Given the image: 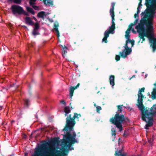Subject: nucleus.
I'll use <instances>...</instances> for the list:
<instances>
[{
	"label": "nucleus",
	"mask_w": 156,
	"mask_h": 156,
	"mask_svg": "<svg viewBox=\"0 0 156 156\" xmlns=\"http://www.w3.org/2000/svg\"><path fill=\"white\" fill-rule=\"evenodd\" d=\"M144 5L147 8L140 14L141 18L140 23L135 27L140 39L138 43L141 39V43H143L145 40L144 37H147L154 52L156 50V38L154 37L153 22L156 13V0H145Z\"/></svg>",
	"instance_id": "nucleus-1"
},
{
	"label": "nucleus",
	"mask_w": 156,
	"mask_h": 156,
	"mask_svg": "<svg viewBox=\"0 0 156 156\" xmlns=\"http://www.w3.org/2000/svg\"><path fill=\"white\" fill-rule=\"evenodd\" d=\"M73 113L74 115L72 117L71 114H69L66 117L65 127L62 130L63 131H66V134L63 135V140L64 142H68L69 147L72 146L75 143L77 142V140L75 139L76 134L75 132H73L72 136L70 131L72 130L76 124L75 119L79 121V118L81 116L80 114L75 112H74Z\"/></svg>",
	"instance_id": "nucleus-2"
},
{
	"label": "nucleus",
	"mask_w": 156,
	"mask_h": 156,
	"mask_svg": "<svg viewBox=\"0 0 156 156\" xmlns=\"http://www.w3.org/2000/svg\"><path fill=\"white\" fill-rule=\"evenodd\" d=\"M123 105H122L117 106L118 112H116L114 116L110 118L109 120L111 123L115 125L116 127L119 129L120 132L123 130L122 124H127L129 122V120L127 117L121 114L122 111V106Z\"/></svg>",
	"instance_id": "nucleus-3"
},
{
	"label": "nucleus",
	"mask_w": 156,
	"mask_h": 156,
	"mask_svg": "<svg viewBox=\"0 0 156 156\" xmlns=\"http://www.w3.org/2000/svg\"><path fill=\"white\" fill-rule=\"evenodd\" d=\"M144 90L145 88L144 87L140 89H139L137 94L138 97L137 101L138 104V107L141 111V119L143 121L146 122H147V113L148 112L147 107L145 108L143 104L144 95H143L142 93V92H144Z\"/></svg>",
	"instance_id": "nucleus-4"
},
{
	"label": "nucleus",
	"mask_w": 156,
	"mask_h": 156,
	"mask_svg": "<svg viewBox=\"0 0 156 156\" xmlns=\"http://www.w3.org/2000/svg\"><path fill=\"white\" fill-rule=\"evenodd\" d=\"M115 4L112 2L111 4L112 8L110 9V12L111 15L112 21V25L109 27L108 30H106L104 33V37L102 39V42L105 43H107L108 41L107 40V38L109 37L110 34H113L114 33L115 30V24L114 22L115 20V13L114 12V7Z\"/></svg>",
	"instance_id": "nucleus-5"
},
{
	"label": "nucleus",
	"mask_w": 156,
	"mask_h": 156,
	"mask_svg": "<svg viewBox=\"0 0 156 156\" xmlns=\"http://www.w3.org/2000/svg\"><path fill=\"white\" fill-rule=\"evenodd\" d=\"M153 92L156 94V88L153 89ZM148 112L147 113V124L145 125V129H149V127H151L153 125L154 122L153 117L156 114V104L154 105L151 108L147 107Z\"/></svg>",
	"instance_id": "nucleus-6"
},
{
	"label": "nucleus",
	"mask_w": 156,
	"mask_h": 156,
	"mask_svg": "<svg viewBox=\"0 0 156 156\" xmlns=\"http://www.w3.org/2000/svg\"><path fill=\"white\" fill-rule=\"evenodd\" d=\"M10 9L12 13L14 16H17L22 15L23 8L21 6L17 5H13L11 6Z\"/></svg>",
	"instance_id": "nucleus-7"
},
{
	"label": "nucleus",
	"mask_w": 156,
	"mask_h": 156,
	"mask_svg": "<svg viewBox=\"0 0 156 156\" xmlns=\"http://www.w3.org/2000/svg\"><path fill=\"white\" fill-rule=\"evenodd\" d=\"M125 49L122 52L120 51L119 54L122 58H125L126 57L127 55L130 54L132 51V49L131 48H129L127 43L125 44L124 46Z\"/></svg>",
	"instance_id": "nucleus-8"
},
{
	"label": "nucleus",
	"mask_w": 156,
	"mask_h": 156,
	"mask_svg": "<svg viewBox=\"0 0 156 156\" xmlns=\"http://www.w3.org/2000/svg\"><path fill=\"white\" fill-rule=\"evenodd\" d=\"M45 153L47 154H50L51 156H60L59 155L60 151L55 149L54 148H50L49 151H47Z\"/></svg>",
	"instance_id": "nucleus-9"
},
{
	"label": "nucleus",
	"mask_w": 156,
	"mask_h": 156,
	"mask_svg": "<svg viewBox=\"0 0 156 156\" xmlns=\"http://www.w3.org/2000/svg\"><path fill=\"white\" fill-rule=\"evenodd\" d=\"M63 143L64 144V147H68L69 148L66 149H65L63 148L61 152H60V153L59 154L60 156H65V152L68 153V152L69 149H70L71 150H74V147H72L71 148H70V146L69 147V146L68 143L67 142H64V141H63Z\"/></svg>",
	"instance_id": "nucleus-10"
},
{
	"label": "nucleus",
	"mask_w": 156,
	"mask_h": 156,
	"mask_svg": "<svg viewBox=\"0 0 156 156\" xmlns=\"http://www.w3.org/2000/svg\"><path fill=\"white\" fill-rule=\"evenodd\" d=\"M46 144L42 145L40 147L35 151L34 154L33 156H41L42 154L41 153L42 150L46 149Z\"/></svg>",
	"instance_id": "nucleus-11"
},
{
	"label": "nucleus",
	"mask_w": 156,
	"mask_h": 156,
	"mask_svg": "<svg viewBox=\"0 0 156 156\" xmlns=\"http://www.w3.org/2000/svg\"><path fill=\"white\" fill-rule=\"evenodd\" d=\"M80 85V83H78L77 85L75 86L74 87H71L69 89V96H70V98L71 99H72V97L73 95L74 90H75L77 89V88L79 87Z\"/></svg>",
	"instance_id": "nucleus-12"
},
{
	"label": "nucleus",
	"mask_w": 156,
	"mask_h": 156,
	"mask_svg": "<svg viewBox=\"0 0 156 156\" xmlns=\"http://www.w3.org/2000/svg\"><path fill=\"white\" fill-rule=\"evenodd\" d=\"M25 23L26 24L30 26H34V23L32 20L29 17H26L25 18Z\"/></svg>",
	"instance_id": "nucleus-13"
},
{
	"label": "nucleus",
	"mask_w": 156,
	"mask_h": 156,
	"mask_svg": "<svg viewBox=\"0 0 156 156\" xmlns=\"http://www.w3.org/2000/svg\"><path fill=\"white\" fill-rule=\"evenodd\" d=\"M58 27L59 24L58 23H55L54 24V27L53 28V30H55L57 34V36L58 39H59V37H60V33L58 29Z\"/></svg>",
	"instance_id": "nucleus-14"
},
{
	"label": "nucleus",
	"mask_w": 156,
	"mask_h": 156,
	"mask_svg": "<svg viewBox=\"0 0 156 156\" xmlns=\"http://www.w3.org/2000/svg\"><path fill=\"white\" fill-rule=\"evenodd\" d=\"M44 4L48 6H52L53 5V2L52 0H43Z\"/></svg>",
	"instance_id": "nucleus-15"
},
{
	"label": "nucleus",
	"mask_w": 156,
	"mask_h": 156,
	"mask_svg": "<svg viewBox=\"0 0 156 156\" xmlns=\"http://www.w3.org/2000/svg\"><path fill=\"white\" fill-rule=\"evenodd\" d=\"M61 47L62 48V55L64 57L65 56V55L67 53V51L66 50L68 49L67 47L65 46V45L63 46L62 45H61Z\"/></svg>",
	"instance_id": "nucleus-16"
},
{
	"label": "nucleus",
	"mask_w": 156,
	"mask_h": 156,
	"mask_svg": "<svg viewBox=\"0 0 156 156\" xmlns=\"http://www.w3.org/2000/svg\"><path fill=\"white\" fill-rule=\"evenodd\" d=\"M115 76L113 75H111L109 77V81L110 84L112 86L115 85Z\"/></svg>",
	"instance_id": "nucleus-17"
},
{
	"label": "nucleus",
	"mask_w": 156,
	"mask_h": 156,
	"mask_svg": "<svg viewBox=\"0 0 156 156\" xmlns=\"http://www.w3.org/2000/svg\"><path fill=\"white\" fill-rule=\"evenodd\" d=\"M64 111L65 113L64 115L65 117L67 116V117L69 115H67V114L70 113L71 110L70 109V107H65L64 108Z\"/></svg>",
	"instance_id": "nucleus-18"
},
{
	"label": "nucleus",
	"mask_w": 156,
	"mask_h": 156,
	"mask_svg": "<svg viewBox=\"0 0 156 156\" xmlns=\"http://www.w3.org/2000/svg\"><path fill=\"white\" fill-rule=\"evenodd\" d=\"M45 12L44 11H41L38 13L37 16L38 17L41 18L42 19L44 20V16H46Z\"/></svg>",
	"instance_id": "nucleus-19"
},
{
	"label": "nucleus",
	"mask_w": 156,
	"mask_h": 156,
	"mask_svg": "<svg viewBox=\"0 0 156 156\" xmlns=\"http://www.w3.org/2000/svg\"><path fill=\"white\" fill-rule=\"evenodd\" d=\"M26 9L28 12L31 13L33 15L34 14L35 12L32 8L29 7H27Z\"/></svg>",
	"instance_id": "nucleus-20"
},
{
	"label": "nucleus",
	"mask_w": 156,
	"mask_h": 156,
	"mask_svg": "<svg viewBox=\"0 0 156 156\" xmlns=\"http://www.w3.org/2000/svg\"><path fill=\"white\" fill-rule=\"evenodd\" d=\"M23 101L24 105L27 107H28L30 104V100L28 99H24Z\"/></svg>",
	"instance_id": "nucleus-21"
},
{
	"label": "nucleus",
	"mask_w": 156,
	"mask_h": 156,
	"mask_svg": "<svg viewBox=\"0 0 156 156\" xmlns=\"http://www.w3.org/2000/svg\"><path fill=\"white\" fill-rule=\"evenodd\" d=\"M135 41L133 40H131L130 39L129 40H127L126 41V44L127 43V45H128V44L129 43H131V47H133Z\"/></svg>",
	"instance_id": "nucleus-22"
},
{
	"label": "nucleus",
	"mask_w": 156,
	"mask_h": 156,
	"mask_svg": "<svg viewBox=\"0 0 156 156\" xmlns=\"http://www.w3.org/2000/svg\"><path fill=\"white\" fill-rule=\"evenodd\" d=\"M34 28L33 30H38L40 28L39 24L38 23L36 22L35 23H34Z\"/></svg>",
	"instance_id": "nucleus-23"
},
{
	"label": "nucleus",
	"mask_w": 156,
	"mask_h": 156,
	"mask_svg": "<svg viewBox=\"0 0 156 156\" xmlns=\"http://www.w3.org/2000/svg\"><path fill=\"white\" fill-rule=\"evenodd\" d=\"M10 2H12L13 3L18 4H20L21 2V0H8Z\"/></svg>",
	"instance_id": "nucleus-24"
},
{
	"label": "nucleus",
	"mask_w": 156,
	"mask_h": 156,
	"mask_svg": "<svg viewBox=\"0 0 156 156\" xmlns=\"http://www.w3.org/2000/svg\"><path fill=\"white\" fill-rule=\"evenodd\" d=\"M59 141L56 138L54 139L51 141V144H58Z\"/></svg>",
	"instance_id": "nucleus-25"
},
{
	"label": "nucleus",
	"mask_w": 156,
	"mask_h": 156,
	"mask_svg": "<svg viewBox=\"0 0 156 156\" xmlns=\"http://www.w3.org/2000/svg\"><path fill=\"white\" fill-rule=\"evenodd\" d=\"M116 129L114 128H112L111 129V134L112 136H115L116 134Z\"/></svg>",
	"instance_id": "nucleus-26"
},
{
	"label": "nucleus",
	"mask_w": 156,
	"mask_h": 156,
	"mask_svg": "<svg viewBox=\"0 0 156 156\" xmlns=\"http://www.w3.org/2000/svg\"><path fill=\"white\" fill-rule=\"evenodd\" d=\"M37 31L38 30H33L32 32V34L35 36L37 35H40V34Z\"/></svg>",
	"instance_id": "nucleus-27"
},
{
	"label": "nucleus",
	"mask_w": 156,
	"mask_h": 156,
	"mask_svg": "<svg viewBox=\"0 0 156 156\" xmlns=\"http://www.w3.org/2000/svg\"><path fill=\"white\" fill-rule=\"evenodd\" d=\"M154 139V135H153L151 138L150 139H148V141L150 144H151L153 141Z\"/></svg>",
	"instance_id": "nucleus-28"
},
{
	"label": "nucleus",
	"mask_w": 156,
	"mask_h": 156,
	"mask_svg": "<svg viewBox=\"0 0 156 156\" xmlns=\"http://www.w3.org/2000/svg\"><path fill=\"white\" fill-rule=\"evenodd\" d=\"M37 0H30L29 3L30 5L35 4V2Z\"/></svg>",
	"instance_id": "nucleus-29"
},
{
	"label": "nucleus",
	"mask_w": 156,
	"mask_h": 156,
	"mask_svg": "<svg viewBox=\"0 0 156 156\" xmlns=\"http://www.w3.org/2000/svg\"><path fill=\"white\" fill-rule=\"evenodd\" d=\"M151 98L153 100H154L156 99V94L154 93L153 92H151Z\"/></svg>",
	"instance_id": "nucleus-30"
},
{
	"label": "nucleus",
	"mask_w": 156,
	"mask_h": 156,
	"mask_svg": "<svg viewBox=\"0 0 156 156\" xmlns=\"http://www.w3.org/2000/svg\"><path fill=\"white\" fill-rule=\"evenodd\" d=\"M120 55H116L115 56V59L116 61L117 62L120 60Z\"/></svg>",
	"instance_id": "nucleus-31"
},
{
	"label": "nucleus",
	"mask_w": 156,
	"mask_h": 156,
	"mask_svg": "<svg viewBox=\"0 0 156 156\" xmlns=\"http://www.w3.org/2000/svg\"><path fill=\"white\" fill-rule=\"evenodd\" d=\"M139 21V18L136 19L133 23H131L132 25H135Z\"/></svg>",
	"instance_id": "nucleus-32"
},
{
	"label": "nucleus",
	"mask_w": 156,
	"mask_h": 156,
	"mask_svg": "<svg viewBox=\"0 0 156 156\" xmlns=\"http://www.w3.org/2000/svg\"><path fill=\"white\" fill-rule=\"evenodd\" d=\"M101 109V108L100 106H98L96 107V110L97 112L99 113L100 112V111Z\"/></svg>",
	"instance_id": "nucleus-33"
},
{
	"label": "nucleus",
	"mask_w": 156,
	"mask_h": 156,
	"mask_svg": "<svg viewBox=\"0 0 156 156\" xmlns=\"http://www.w3.org/2000/svg\"><path fill=\"white\" fill-rule=\"evenodd\" d=\"M23 11L22 12V15H24L25 16H29V14L28 13L25 11L23 9Z\"/></svg>",
	"instance_id": "nucleus-34"
},
{
	"label": "nucleus",
	"mask_w": 156,
	"mask_h": 156,
	"mask_svg": "<svg viewBox=\"0 0 156 156\" xmlns=\"http://www.w3.org/2000/svg\"><path fill=\"white\" fill-rule=\"evenodd\" d=\"M30 5L31 6H32L33 8L34 9L36 10H37L38 9V7L36 5Z\"/></svg>",
	"instance_id": "nucleus-35"
},
{
	"label": "nucleus",
	"mask_w": 156,
	"mask_h": 156,
	"mask_svg": "<svg viewBox=\"0 0 156 156\" xmlns=\"http://www.w3.org/2000/svg\"><path fill=\"white\" fill-rule=\"evenodd\" d=\"M125 37L127 39V40L130 39V36L129 34H126L125 35Z\"/></svg>",
	"instance_id": "nucleus-36"
},
{
	"label": "nucleus",
	"mask_w": 156,
	"mask_h": 156,
	"mask_svg": "<svg viewBox=\"0 0 156 156\" xmlns=\"http://www.w3.org/2000/svg\"><path fill=\"white\" fill-rule=\"evenodd\" d=\"M130 29H128L125 32L126 34H130Z\"/></svg>",
	"instance_id": "nucleus-37"
},
{
	"label": "nucleus",
	"mask_w": 156,
	"mask_h": 156,
	"mask_svg": "<svg viewBox=\"0 0 156 156\" xmlns=\"http://www.w3.org/2000/svg\"><path fill=\"white\" fill-rule=\"evenodd\" d=\"M139 16L138 14L137 13H135L134 15V17L135 19L139 18Z\"/></svg>",
	"instance_id": "nucleus-38"
},
{
	"label": "nucleus",
	"mask_w": 156,
	"mask_h": 156,
	"mask_svg": "<svg viewBox=\"0 0 156 156\" xmlns=\"http://www.w3.org/2000/svg\"><path fill=\"white\" fill-rule=\"evenodd\" d=\"M140 7H137V11L136 13H137L138 14L140 13Z\"/></svg>",
	"instance_id": "nucleus-39"
},
{
	"label": "nucleus",
	"mask_w": 156,
	"mask_h": 156,
	"mask_svg": "<svg viewBox=\"0 0 156 156\" xmlns=\"http://www.w3.org/2000/svg\"><path fill=\"white\" fill-rule=\"evenodd\" d=\"M142 1H140L138 5V7H141L142 6Z\"/></svg>",
	"instance_id": "nucleus-40"
},
{
	"label": "nucleus",
	"mask_w": 156,
	"mask_h": 156,
	"mask_svg": "<svg viewBox=\"0 0 156 156\" xmlns=\"http://www.w3.org/2000/svg\"><path fill=\"white\" fill-rule=\"evenodd\" d=\"M61 102L62 104H64V105H65V106L66 105V102H65V101L64 100H62V101H61Z\"/></svg>",
	"instance_id": "nucleus-41"
},
{
	"label": "nucleus",
	"mask_w": 156,
	"mask_h": 156,
	"mask_svg": "<svg viewBox=\"0 0 156 156\" xmlns=\"http://www.w3.org/2000/svg\"><path fill=\"white\" fill-rule=\"evenodd\" d=\"M133 25H132V24H131V23L129 24V28L128 29H130V30H131L132 27Z\"/></svg>",
	"instance_id": "nucleus-42"
},
{
	"label": "nucleus",
	"mask_w": 156,
	"mask_h": 156,
	"mask_svg": "<svg viewBox=\"0 0 156 156\" xmlns=\"http://www.w3.org/2000/svg\"><path fill=\"white\" fill-rule=\"evenodd\" d=\"M33 18L36 22H37V20L36 19V18L34 16L33 17Z\"/></svg>",
	"instance_id": "nucleus-43"
},
{
	"label": "nucleus",
	"mask_w": 156,
	"mask_h": 156,
	"mask_svg": "<svg viewBox=\"0 0 156 156\" xmlns=\"http://www.w3.org/2000/svg\"><path fill=\"white\" fill-rule=\"evenodd\" d=\"M23 27L25 28H27V26H23Z\"/></svg>",
	"instance_id": "nucleus-44"
},
{
	"label": "nucleus",
	"mask_w": 156,
	"mask_h": 156,
	"mask_svg": "<svg viewBox=\"0 0 156 156\" xmlns=\"http://www.w3.org/2000/svg\"><path fill=\"white\" fill-rule=\"evenodd\" d=\"M29 94L31 95H32V93L30 91H29Z\"/></svg>",
	"instance_id": "nucleus-45"
},
{
	"label": "nucleus",
	"mask_w": 156,
	"mask_h": 156,
	"mask_svg": "<svg viewBox=\"0 0 156 156\" xmlns=\"http://www.w3.org/2000/svg\"><path fill=\"white\" fill-rule=\"evenodd\" d=\"M70 107L71 110H73V108L71 105H70Z\"/></svg>",
	"instance_id": "nucleus-46"
},
{
	"label": "nucleus",
	"mask_w": 156,
	"mask_h": 156,
	"mask_svg": "<svg viewBox=\"0 0 156 156\" xmlns=\"http://www.w3.org/2000/svg\"><path fill=\"white\" fill-rule=\"evenodd\" d=\"M129 108L130 109V111L133 110V108Z\"/></svg>",
	"instance_id": "nucleus-47"
},
{
	"label": "nucleus",
	"mask_w": 156,
	"mask_h": 156,
	"mask_svg": "<svg viewBox=\"0 0 156 156\" xmlns=\"http://www.w3.org/2000/svg\"><path fill=\"white\" fill-rule=\"evenodd\" d=\"M10 155L11 156H13L14 155V154H11Z\"/></svg>",
	"instance_id": "nucleus-48"
},
{
	"label": "nucleus",
	"mask_w": 156,
	"mask_h": 156,
	"mask_svg": "<svg viewBox=\"0 0 156 156\" xmlns=\"http://www.w3.org/2000/svg\"><path fill=\"white\" fill-rule=\"evenodd\" d=\"M27 154H26V153H25V156H27Z\"/></svg>",
	"instance_id": "nucleus-49"
},
{
	"label": "nucleus",
	"mask_w": 156,
	"mask_h": 156,
	"mask_svg": "<svg viewBox=\"0 0 156 156\" xmlns=\"http://www.w3.org/2000/svg\"><path fill=\"white\" fill-rule=\"evenodd\" d=\"M15 122V121H14V120H12L11 122V123L12 122Z\"/></svg>",
	"instance_id": "nucleus-50"
},
{
	"label": "nucleus",
	"mask_w": 156,
	"mask_h": 156,
	"mask_svg": "<svg viewBox=\"0 0 156 156\" xmlns=\"http://www.w3.org/2000/svg\"><path fill=\"white\" fill-rule=\"evenodd\" d=\"M123 136H125V133H124L123 134Z\"/></svg>",
	"instance_id": "nucleus-51"
},
{
	"label": "nucleus",
	"mask_w": 156,
	"mask_h": 156,
	"mask_svg": "<svg viewBox=\"0 0 156 156\" xmlns=\"http://www.w3.org/2000/svg\"><path fill=\"white\" fill-rule=\"evenodd\" d=\"M115 137H114V139H112V141H114V139H115Z\"/></svg>",
	"instance_id": "nucleus-52"
},
{
	"label": "nucleus",
	"mask_w": 156,
	"mask_h": 156,
	"mask_svg": "<svg viewBox=\"0 0 156 156\" xmlns=\"http://www.w3.org/2000/svg\"><path fill=\"white\" fill-rule=\"evenodd\" d=\"M132 31H134V29H133L132 30Z\"/></svg>",
	"instance_id": "nucleus-53"
},
{
	"label": "nucleus",
	"mask_w": 156,
	"mask_h": 156,
	"mask_svg": "<svg viewBox=\"0 0 156 156\" xmlns=\"http://www.w3.org/2000/svg\"><path fill=\"white\" fill-rule=\"evenodd\" d=\"M99 92H100L99 91H98V92H97V94L99 93Z\"/></svg>",
	"instance_id": "nucleus-54"
},
{
	"label": "nucleus",
	"mask_w": 156,
	"mask_h": 156,
	"mask_svg": "<svg viewBox=\"0 0 156 156\" xmlns=\"http://www.w3.org/2000/svg\"><path fill=\"white\" fill-rule=\"evenodd\" d=\"M71 103H69V105H71Z\"/></svg>",
	"instance_id": "nucleus-55"
},
{
	"label": "nucleus",
	"mask_w": 156,
	"mask_h": 156,
	"mask_svg": "<svg viewBox=\"0 0 156 156\" xmlns=\"http://www.w3.org/2000/svg\"><path fill=\"white\" fill-rule=\"evenodd\" d=\"M135 76L133 75V76L132 77H135Z\"/></svg>",
	"instance_id": "nucleus-56"
},
{
	"label": "nucleus",
	"mask_w": 156,
	"mask_h": 156,
	"mask_svg": "<svg viewBox=\"0 0 156 156\" xmlns=\"http://www.w3.org/2000/svg\"><path fill=\"white\" fill-rule=\"evenodd\" d=\"M96 69L97 70L98 69V68H97Z\"/></svg>",
	"instance_id": "nucleus-57"
},
{
	"label": "nucleus",
	"mask_w": 156,
	"mask_h": 156,
	"mask_svg": "<svg viewBox=\"0 0 156 156\" xmlns=\"http://www.w3.org/2000/svg\"><path fill=\"white\" fill-rule=\"evenodd\" d=\"M10 156H11L10 155Z\"/></svg>",
	"instance_id": "nucleus-58"
}]
</instances>
